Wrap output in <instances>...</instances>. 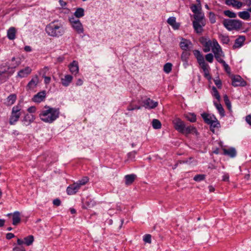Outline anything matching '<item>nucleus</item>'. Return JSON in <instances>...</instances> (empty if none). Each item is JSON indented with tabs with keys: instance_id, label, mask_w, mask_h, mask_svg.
Returning <instances> with one entry per match:
<instances>
[{
	"instance_id": "f257e3e1",
	"label": "nucleus",
	"mask_w": 251,
	"mask_h": 251,
	"mask_svg": "<svg viewBox=\"0 0 251 251\" xmlns=\"http://www.w3.org/2000/svg\"><path fill=\"white\" fill-rule=\"evenodd\" d=\"M46 31L48 35L53 37H59L65 32V28L63 23L55 20L48 24L46 27Z\"/></svg>"
},
{
	"instance_id": "2eb2a0df",
	"label": "nucleus",
	"mask_w": 251,
	"mask_h": 251,
	"mask_svg": "<svg viewBox=\"0 0 251 251\" xmlns=\"http://www.w3.org/2000/svg\"><path fill=\"white\" fill-rule=\"evenodd\" d=\"M201 116L203 119L204 122L209 125L212 120H216V117L213 115H210L206 113H203L201 114Z\"/></svg>"
},
{
	"instance_id": "49530a36",
	"label": "nucleus",
	"mask_w": 251,
	"mask_h": 251,
	"mask_svg": "<svg viewBox=\"0 0 251 251\" xmlns=\"http://www.w3.org/2000/svg\"><path fill=\"white\" fill-rule=\"evenodd\" d=\"M212 91H213V94H212L213 96L217 100H219L220 99V94H219L218 91H217L216 88L215 86H213L212 88Z\"/></svg>"
},
{
	"instance_id": "864d4df0",
	"label": "nucleus",
	"mask_w": 251,
	"mask_h": 251,
	"mask_svg": "<svg viewBox=\"0 0 251 251\" xmlns=\"http://www.w3.org/2000/svg\"><path fill=\"white\" fill-rule=\"evenodd\" d=\"M214 82L219 89H221L222 83L219 77H218L217 79H214Z\"/></svg>"
},
{
	"instance_id": "052dcab7",
	"label": "nucleus",
	"mask_w": 251,
	"mask_h": 251,
	"mask_svg": "<svg viewBox=\"0 0 251 251\" xmlns=\"http://www.w3.org/2000/svg\"><path fill=\"white\" fill-rule=\"evenodd\" d=\"M53 204L55 206H59L61 204V201L58 199H54L53 201Z\"/></svg>"
},
{
	"instance_id": "a18cd8bd",
	"label": "nucleus",
	"mask_w": 251,
	"mask_h": 251,
	"mask_svg": "<svg viewBox=\"0 0 251 251\" xmlns=\"http://www.w3.org/2000/svg\"><path fill=\"white\" fill-rule=\"evenodd\" d=\"M214 104H215V106L216 107L217 109L218 110L220 114L222 116H224L225 111H224V109L223 108L222 105L220 103H217L216 102H215Z\"/></svg>"
},
{
	"instance_id": "412c9836",
	"label": "nucleus",
	"mask_w": 251,
	"mask_h": 251,
	"mask_svg": "<svg viewBox=\"0 0 251 251\" xmlns=\"http://www.w3.org/2000/svg\"><path fill=\"white\" fill-rule=\"evenodd\" d=\"M167 23L172 26L174 29H177L180 26V24L176 22V18L171 17L167 20Z\"/></svg>"
},
{
	"instance_id": "a211bd4d",
	"label": "nucleus",
	"mask_w": 251,
	"mask_h": 251,
	"mask_svg": "<svg viewBox=\"0 0 251 251\" xmlns=\"http://www.w3.org/2000/svg\"><path fill=\"white\" fill-rule=\"evenodd\" d=\"M34 120L35 117L33 115L27 114L25 116L22 122L25 125L28 126L32 123Z\"/></svg>"
},
{
	"instance_id": "37998d69",
	"label": "nucleus",
	"mask_w": 251,
	"mask_h": 251,
	"mask_svg": "<svg viewBox=\"0 0 251 251\" xmlns=\"http://www.w3.org/2000/svg\"><path fill=\"white\" fill-rule=\"evenodd\" d=\"M224 14L225 16L228 17L229 18H236V14L232 11L229 10L224 11Z\"/></svg>"
},
{
	"instance_id": "4d7b16f0",
	"label": "nucleus",
	"mask_w": 251,
	"mask_h": 251,
	"mask_svg": "<svg viewBox=\"0 0 251 251\" xmlns=\"http://www.w3.org/2000/svg\"><path fill=\"white\" fill-rule=\"evenodd\" d=\"M144 241L146 243H151V235L150 234H146L144 238Z\"/></svg>"
},
{
	"instance_id": "e433bc0d",
	"label": "nucleus",
	"mask_w": 251,
	"mask_h": 251,
	"mask_svg": "<svg viewBox=\"0 0 251 251\" xmlns=\"http://www.w3.org/2000/svg\"><path fill=\"white\" fill-rule=\"evenodd\" d=\"M194 14V18L195 20L194 21L200 22L204 18V14L201 11Z\"/></svg>"
},
{
	"instance_id": "338daca9",
	"label": "nucleus",
	"mask_w": 251,
	"mask_h": 251,
	"mask_svg": "<svg viewBox=\"0 0 251 251\" xmlns=\"http://www.w3.org/2000/svg\"><path fill=\"white\" fill-rule=\"evenodd\" d=\"M223 181H229V176L228 174H225L223 176Z\"/></svg>"
},
{
	"instance_id": "8fccbe9b",
	"label": "nucleus",
	"mask_w": 251,
	"mask_h": 251,
	"mask_svg": "<svg viewBox=\"0 0 251 251\" xmlns=\"http://www.w3.org/2000/svg\"><path fill=\"white\" fill-rule=\"evenodd\" d=\"M140 106L134 105L133 104L131 103L128 106L127 109L129 111H131L135 109H140Z\"/></svg>"
},
{
	"instance_id": "5701e85b",
	"label": "nucleus",
	"mask_w": 251,
	"mask_h": 251,
	"mask_svg": "<svg viewBox=\"0 0 251 251\" xmlns=\"http://www.w3.org/2000/svg\"><path fill=\"white\" fill-rule=\"evenodd\" d=\"M21 221L20 213L18 211L15 212L12 215V224L17 225Z\"/></svg>"
},
{
	"instance_id": "b1692460",
	"label": "nucleus",
	"mask_w": 251,
	"mask_h": 251,
	"mask_svg": "<svg viewBox=\"0 0 251 251\" xmlns=\"http://www.w3.org/2000/svg\"><path fill=\"white\" fill-rule=\"evenodd\" d=\"M31 72V69L27 67L24 69L21 70L18 74V75L20 77H24L29 75Z\"/></svg>"
},
{
	"instance_id": "a19ab883",
	"label": "nucleus",
	"mask_w": 251,
	"mask_h": 251,
	"mask_svg": "<svg viewBox=\"0 0 251 251\" xmlns=\"http://www.w3.org/2000/svg\"><path fill=\"white\" fill-rule=\"evenodd\" d=\"M172 66L173 65H172V63H166L164 66V68H163L164 71L165 73L169 74L172 71Z\"/></svg>"
},
{
	"instance_id": "774afa93",
	"label": "nucleus",
	"mask_w": 251,
	"mask_h": 251,
	"mask_svg": "<svg viewBox=\"0 0 251 251\" xmlns=\"http://www.w3.org/2000/svg\"><path fill=\"white\" fill-rule=\"evenodd\" d=\"M60 5L63 7L67 5V3L63 0H59V1Z\"/></svg>"
},
{
	"instance_id": "4c0bfd02",
	"label": "nucleus",
	"mask_w": 251,
	"mask_h": 251,
	"mask_svg": "<svg viewBox=\"0 0 251 251\" xmlns=\"http://www.w3.org/2000/svg\"><path fill=\"white\" fill-rule=\"evenodd\" d=\"M84 11L82 8H77L75 12V16L77 18H80L84 16Z\"/></svg>"
},
{
	"instance_id": "09e8293b",
	"label": "nucleus",
	"mask_w": 251,
	"mask_h": 251,
	"mask_svg": "<svg viewBox=\"0 0 251 251\" xmlns=\"http://www.w3.org/2000/svg\"><path fill=\"white\" fill-rule=\"evenodd\" d=\"M208 67H209V66L208 65V66H206L204 67L201 68V69H202V70L204 72V76L207 77L208 79H209L211 78V77L209 75Z\"/></svg>"
},
{
	"instance_id": "9b49d317",
	"label": "nucleus",
	"mask_w": 251,
	"mask_h": 251,
	"mask_svg": "<svg viewBox=\"0 0 251 251\" xmlns=\"http://www.w3.org/2000/svg\"><path fill=\"white\" fill-rule=\"evenodd\" d=\"M80 187L77 183H74L70 185L67 188V193L69 195H73L76 194L78 192Z\"/></svg>"
},
{
	"instance_id": "bf43d9fd",
	"label": "nucleus",
	"mask_w": 251,
	"mask_h": 251,
	"mask_svg": "<svg viewBox=\"0 0 251 251\" xmlns=\"http://www.w3.org/2000/svg\"><path fill=\"white\" fill-rule=\"evenodd\" d=\"M12 251H25V250L23 247H15Z\"/></svg>"
},
{
	"instance_id": "f03ea898",
	"label": "nucleus",
	"mask_w": 251,
	"mask_h": 251,
	"mask_svg": "<svg viewBox=\"0 0 251 251\" xmlns=\"http://www.w3.org/2000/svg\"><path fill=\"white\" fill-rule=\"evenodd\" d=\"M45 107L47 109L42 110L39 114L42 121L46 123H51L58 118L60 113L59 109L47 106Z\"/></svg>"
},
{
	"instance_id": "ea45409f",
	"label": "nucleus",
	"mask_w": 251,
	"mask_h": 251,
	"mask_svg": "<svg viewBox=\"0 0 251 251\" xmlns=\"http://www.w3.org/2000/svg\"><path fill=\"white\" fill-rule=\"evenodd\" d=\"M89 181V178L87 176H83L81 179L78 180L76 183L78 184L79 187L80 188L82 186L86 184Z\"/></svg>"
},
{
	"instance_id": "9d476101",
	"label": "nucleus",
	"mask_w": 251,
	"mask_h": 251,
	"mask_svg": "<svg viewBox=\"0 0 251 251\" xmlns=\"http://www.w3.org/2000/svg\"><path fill=\"white\" fill-rule=\"evenodd\" d=\"M179 46L182 50L184 51H188L190 50L192 47V44L190 40L182 38L181 41L179 43Z\"/></svg>"
},
{
	"instance_id": "a878e982",
	"label": "nucleus",
	"mask_w": 251,
	"mask_h": 251,
	"mask_svg": "<svg viewBox=\"0 0 251 251\" xmlns=\"http://www.w3.org/2000/svg\"><path fill=\"white\" fill-rule=\"evenodd\" d=\"M70 70L73 74H76L78 72V63L76 61H74L70 65Z\"/></svg>"
},
{
	"instance_id": "7c9ffc66",
	"label": "nucleus",
	"mask_w": 251,
	"mask_h": 251,
	"mask_svg": "<svg viewBox=\"0 0 251 251\" xmlns=\"http://www.w3.org/2000/svg\"><path fill=\"white\" fill-rule=\"evenodd\" d=\"M38 83V78L37 77H36L35 78H32L28 83L27 85V87L29 89H33L37 85Z\"/></svg>"
},
{
	"instance_id": "3c124183",
	"label": "nucleus",
	"mask_w": 251,
	"mask_h": 251,
	"mask_svg": "<svg viewBox=\"0 0 251 251\" xmlns=\"http://www.w3.org/2000/svg\"><path fill=\"white\" fill-rule=\"evenodd\" d=\"M209 18L211 23L214 24L216 22V17L215 14L213 12H209Z\"/></svg>"
},
{
	"instance_id": "6ab92c4d",
	"label": "nucleus",
	"mask_w": 251,
	"mask_h": 251,
	"mask_svg": "<svg viewBox=\"0 0 251 251\" xmlns=\"http://www.w3.org/2000/svg\"><path fill=\"white\" fill-rule=\"evenodd\" d=\"M223 151L224 155H228L231 158L234 157L236 155V151L234 148H230L228 149H223Z\"/></svg>"
},
{
	"instance_id": "4468645a",
	"label": "nucleus",
	"mask_w": 251,
	"mask_h": 251,
	"mask_svg": "<svg viewBox=\"0 0 251 251\" xmlns=\"http://www.w3.org/2000/svg\"><path fill=\"white\" fill-rule=\"evenodd\" d=\"M245 40V36H239L235 41L234 44L232 47L233 49L241 48L243 45Z\"/></svg>"
},
{
	"instance_id": "c9c22d12",
	"label": "nucleus",
	"mask_w": 251,
	"mask_h": 251,
	"mask_svg": "<svg viewBox=\"0 0 251 251\" xmlns=\"http://www.w3.org/2000/svg\"><path fill=\"white\" fill-rule=\"evenodd\" d=\"M219 38L223 44H227L230 41L229 38L227 35L220 34L219 35Z\"/></svg>"
},
{
	"instance_id": "c03bdc74",
	"label": "nucleus",
	"mask_w": 251,
	"mask_h": 251,
	"mask_svg": "<svg viewBox=\"0 0 251 251\" xmlns=\"http://www.w3.org/2000/svg\"><path fill=\"white\" fill-rule=\"evenodd\" d=\"M205 175L203 174L197 175L194 177V180L196 181H201L205 178Z\"/></svg>"
},
{
	"instance_id": "5fc2aeb1",
	"label": "nucleus",
	"mask_w": 251,
	"mask_h": 251,
	"mask_svg": "<svg viewBox=\"0 0 251 251\" xmlns=\"http://www.w3.org/2000/svg\"><path fill=\"white\" fill-rule=\"evenodd\" d=\"M205 59L206 61L210 63H212L213 61V55L212 53H210L208 54H207L205 55Z\"/></svg>"
},
{
	"instance_id": "0eeeda50",
	"label": "nucleus",
	"mask_w": 251,
	"mask_h": 251,
	"mask_svg": "<svg viewBox=\"0 0 251 251\" xmlns=\"http://www.w3.org/2000/svg\"><path fill=\"white\" fill-rule=\"evenodd\" d=\"M174 128L180 133L183 132L185 124L180 118H176L173 121Z\"/></svg>"
},
{
	"instance_id": "f8f14e48",
	"label": "nucleus",
	"mask_w": 251,
	"mask_h": 251,
	"mask_svg": "<svg viewBox=\"0 0 251 251\" xmlns=\"http://www.w3.org/2000/svg\"><path fill=\"white\" fill-rule=\"evenodd\" d=\"M144 106L146 108L153 109L157 106L158 102L154 101L150 98H147L143 101Z\"/></svg>"
},
{
	"instance_id": "473e14b6",
	"label": "nucleus",
	"mask_w": 251,
	"mask_h": 251,
	"mask_svg": "<svg viewBox=\"0 0 251 251\" xmlns=\"http://www.w3.org/2000/svg\"><path fill=\"white\" fill-rule=\"evenodd\" d=\"M186 119L190 122L194 123L196 121V115L194 113H189L185 115Z\"/></svg>"
},
{
	"instance_id": "79ce46f5",
	"label": "nucleus",
	"mask_w": 251,
	"mask_h": 251,
	"mask_svg": "<svg viewBox=\"0 0 251 251\" xmlns=\"http://www.w3.org/2000/svg\"><path fill=\"white\" fill-rule=\"evenodd\" d=\"M223 98L225 104L226 105L227 108L229 110H230L231 108V105L228 96L226 95H225L224 96Z\"/></svg>"
},
{
	"instance_id": "58836bf2",
	"label": "nucleus",
	"mask_w": 251,
	"mask_h": 251,
	"mask_svg": "<svg viewBox=\"0 0 251 251\" xmlns=\"http://www.w3.org/2000/svg\"><path fill=\"white\" fill-rule=\"evenodd\" d=\"M152 126L154 129H160L161 127V122L157 119H153L152 121Z\"/></svg>"
},
{
	"instance_id": "2f4dec72",
	"label": "nucleus",
	"mask_w": 251,
	"mask_h": 251,
	"mask_svg": "<svg viewBox=\"0 0 251 251\" xmlns=\"http://www.w3.org/2000/svg\"><path fill=\"white\" fill-rule=\"evenodd\" d=\"M210 125V129L214 133V128L218 127L220 126V123L218 120L216 118V120H212L211 123L209 124Z\"/></svg>"
},
{
	"instance_id": "c756f323",
	"label": "nucleus",
	"mask_w": 251,
	"mask_h": 251,
	"mask_svg": "<svg viewBox=\"0 0 251 251\" xmlns=\"http://www.w3.org/2000/svg\"><path fill=\"white\" fill-rule=\"evenodd\" d=\"M16 98L17 96L15 94H11L7 98L6 104L7 105L13 104L15 102Z\"/></svg>"
},
{
	"instance_id": "393cba45",
	"label": "nucleus",
	"mask_w": 251,
	"mask_h": 251,
	"mask_svg": "<svg viewBox=\"0 0 251 251\" xmlns=\"http://www.w3.org/2000/svg\"><path fill=\"white\" fill-rule=\"evenodd\" d=\"M73 80L72 75H65L64 78H61V83L64 86H68Z\"/></svg>"
},
{
	"instance_id": "de8ad7c7",
	"label": "nucleus",
	"mask_w": 251,
	"mask_h": 251,
	"mask_svg": "<svg viewBox=\"0 0 251 251\" xmlns=\"http://www.w3.org/2000/svg\"><path fill=\"white\" fill-rule=\"evenodd\" d=\"M219 63L222 64V65H223V66L224 67L225 71L227 73L230 74V68L229 66L226 63V62L224 60H221Z\"/></svg>"
},
{
	"instance_id": "680f3d73",
	"label": "nucleus",
	"mask_w": 251,
	"mask_h": 251,
	"mask_svg": "<svg viewBox=\"0 0 251 251\" xmlns=\"http://www.w3.org/2000/svg\"><path fill=\"white\" fill-rule=\"evenodd\" d=\"M43 77L44 78V81L46 84H49L50 82L51 79L50 76H47L44 75Z\"/></svg>"
},
{
	"instance_id": "603ef678",
	"label": "nucleus",
	"mask_w": 251,
	"mask_h": 251,
	"mask_svg": "<svg viewBox=\"0 0 251 251\" xmlns=\"http://www.w3.org/2000/svg\"><path fill=\"white\" fill-rule=\"evenodd\" d=\"M190 8L194 13H196L197 12L200 11L201 10L198 4H193Z\"/></svg>"
},
{
	"instance_id": "1a4fd4ad",
	"label": "nucleus",
	"mask_w": 251,
	"mask_h": 251,
	"mask_svg": "<svg viewBox=\"0 0 251 251\" xmlns=\"http://www.w3.org/2000/svg\"><path fill=\"white\" fill-rule=\"evenodd\" d=\"M246 82L239 75L234 76L232 78V85L234 87L245 86Z\"/></svg>"
},
{
	"instance_id": "aec40b11",
	"label": "nucleus",
	"mask_w": 251,
	"mask_h": 251,
	"mask_svg": "<svg viewBox=\"0 0 251 251\" xmlns=\"http://www.w3.org/2000/svg\"><path fill=\"white\" fill-rule=\"evenodd\" d=\"M225 3L227 5H232L238 9L240 8L243 5V3L242 2L236 0H226Z\"/></svg>"
},
{
	"instance_id": "f704fd0d",
	"label": "nucleus",
	"mask_w": 251,
	"mask_h": 251,
	"mask_svg": "<svg viewBox=\"0 0 251 251\" xmlns=\"http://www.w3.org/2000/svg\"><path fill=\"white\" fill-rule=\"evenodd\" d=\"M238 16L240 18L243 20H248L250 17V13L247 11L239 12Z\"/></svg>"
},
{
	"instance_id": "0e129e2a",
	"label": "nucleus",
	"mask_w": 251,
	"mask_h": 251,
	"mask_svg": "<svg viewBox=\"0 0 251 251\" xmlns=\"http://www.w3.org/2000/svg\"><path fill=\"white\" fill-rule=\"evenodd\" d=\"M14 234L12 233H8L6 234V237L7 239H11L14 237Z\"/></svg>"
},
{
	"instance_id": "7ed1b4c3",
	"label": "nucleus",
	"mask_w": 251,
	"mask_h": 251,
	"mask_svg": "<svg viewBox=\"0 0 251 251\" xmlns=\"http://www.w3.org/2000/svg\"><path fill=\"white\" fill-rule=\"evenodd\" d=\"M223 24L228 30H238L242 27V22L240 20L225 19Z\"/></svg>"
},
{
	"instance_id": "f3484780",
	"label": "nucleus",
	"mask_w": 251,
	"mask_h": 251,
	"mask_svg": "<svg viewBox=\"0 0 251 251\" xmlns=\"http://www.w3.org/2000/svg\"><path fill=\"white\" fill-rule=\"evenodd\" d=\"M190 133H196L197 134V130L195 127L189 126H185V127L184 128L183 132H182L181 134H184L185 135H187L189 134Z\"/></svg>"
},
{
	"instance_id": "39448f33",
	"label": "nucleus",
	"mask_w": 251,
	"mask_h": 251,
	"mask_svg": "<svg viewBox=\"0 0 251 251\" xmlns=\"http://www.w3.org/2000/svg\"><path fill=\"white\" fill-rule=\"evenodd\" d=\"M10 67L6 65L0 66V84L5 82L10 75L8 72Z\"/></svg>"
},
{
	"instance_id": "dca6fc26",
	"label": "nucleus",
	"mask_w": 251,
	"mask_h": 251,
	"mask_svg": "<svg viewBox=\"0 0 251 251\" xmlns=\"http://www.w3.org/2000/svg\"><path fill=\"white\" fill-rule=\"evenodd\" d=\"M45 97L46 92L45 91H43L38 93L36 95H35L33 98V100L36 102H40L43 100L45 98Z\"/></svg>"
},
{
	"instance_id": "69168bd1",
	"label": "nucleus",
	"mask_w": 251,
	"mask_h": 251,
	"mask_svg": "<svg viewBox=\"0 0 251 251\" xmlns=\"http://www.w3.org/2000/svg\"><path fill=\"white\" fill-rule=\"evenodd\" d=\"M35 110H36V108L34 106H31V107H29L27 109V111L29 113H34L35 112Z\"/></svg>"
},
{
	"instance_id": "ddd939ff",
	"label": "nucleus",
	"mask_w": 251,
	"mask_h": 251,
	"mask_svg": "<svg viewBox=\"0 0 251 251\" xmlns=\"http://www.w3.org/2000/svg\"><path fill=\"white\" fill-rule=\"evenodd\" d=\"M212 51L214 54V56L218 62H220L221 60H223L221 57L224 56V54L221 48H212Z\"/></svg>"
},
{
	"instance_id": "72a5a7b5",
	"label": "nucleus",
	"mask_w": 251,
	"mask_h": 251,
	"mask_svg": "<svg viewBox=\"0 0 251 251\" xmlns=\"http://www.w3.org/2000/svg\"><path fill=\"white\" fill-rule=\"evenodd\" d=\"M34 241V237L32 235H29L24 239V244L26 246L31 245Z\"/></svg>"
},
{
	"instance_id": "423d86ee",
	"label": "nucleus",
	"mask_w": 251,
	"mask_h": 251,
	"mask_svg": "<svg viewBox=\"0 0 251 251\" xmlns=\"http://www.w3.org/2000/svg\"><path fill=\"white\" fill-rule=\"evenodd\" d=\"M70 22L73 26V28L79 34L83 32V28L82 24L80 23L78 19H75L72 18L70 19Z\"/></svg>"
},
{
	"instance_id": "20e7f679",
	"label": "nucleus",
	"mask_w": 251,
	"mask_h": 251,
	"mask_svg": "<svg viewBox=\"0 0 251 251\" xmlns=\"http://www.w3.org/2000/svg\"><path fill=\"white\" fill-rule=\"evenodd\" d=\"M21 108L19 105H16L12 108L11 114L9 118V124L11 125H14L18 120L21 116Z\"/></svg>"
},
{
	"instance_id": "cd10ccee",
	"label": "nucleus",
	"mask_w": 251,
	"mask_h": 251,
	"mask_svg": "<svg viewBox=\"0 0 251 251\" xmlns=\"http://www.w3.org/2000/svg\"><path fill=\"white\" fill-rule=\"evenodd\" d=\"M190 55V53L187 51H184L181 55V59L184 64L186 65H188V59Z\"/></svg>"
},
{
	"instance_id": "4be33fe9",
	"label": "nucleus",
	"mask_w": 251,
	"mask_h": 251,
	"mask_svg": "<svg viewBox=\"0 0 251 251\" xmlns=\"http://www.w3.org/2000/svg\"><path fill=\"white\" fill-rule=\"evenodd\" d=\"M136 176L134 174L127 175L125 176V184L126 185H131L135 179Z\"/></svg>"
},
{
	"instance_id": "bb28decb",
	"label": "nucleus",
	"mask_w": 251,
	"mask_h": 251,
	"mask_svg": "<svg viewBox=\"0 0 251 251\" xmlns=\"http://www.w3.org/2000/svg\"><path fill=\"white\" fill-rule=\"evenodd\" d=\"M16 30L14 27H10L7 31V37L10 40H14L16 37Z\"/></svg>"
},
{
	"instance_id": "6e6d98bb",
	"label": "nucleus",
	"mask_w": 251,
	"mask_h": 251,
	"mask_svg": "<svg viewBox=\"0 0 251 251\" xmlns=\"http://www.w3.org/2000/svg\"><path fill=\"white\" fill-rule=\"evenodd\" d=\"M137 154V151H133L130 152L128 153V158L131 160L134 159L135 156V155Z\"/></svg>"
},
{
	"instance_id": "13d9d810",
	"label": "nucleus",
	"mask_w": 251,
	"mask_h": 251,
	"mask_svg": "<svg viewBox=\"0 0 251 251\" xmlns=\"http://www.w3.org/2000/svg\"><path fill=\"white\" fill-rule=\"evenodd\" d=\"M213 42V47L212 48H221L217 41L216 39H213L212 41Z\"/></svg>"
},
{
	"instance_id": "e2e57ef3",
	"label": "nucleus",
	"mask_w": 251,
	"mask_h": 251,
	"mask_svg": "<svg viewBox=\"0 0 251 251\" xmlns=\"http://www.w3.org/2000/svg\"><path fill=\"white\" fill-rule=\"evenodd\" d=\"M246 121L248 124H249L250 125H251V115H249L246 117Z\"/></svg>"
},
{
	"instance_id": "6e6552de",
	"label": "nucleus",
	"mask_w": 251,
	"mask_h": 251,
	"mask_svg": "<svg viewBox=\"0 0 251 251\" xmlns=\"http://www.w3.org/2000/svg\"><path fill=\"white\" fill-rule=\"evenodd\" d=\"M193 53L195 56L197 58L198 63L201 66V68L208 65L207 64L205 63L203 55L201 54V53L199 50H194L193 51Z\"/></svg>"
},
{
	"instance_id": "c85d7f7f",
	"label": "nucleus",
	"mask_w": 251,
	"mask_h": 251,
	"mask_svg": "<svg viewBox=\"0 0 251 251\" xmlns=\"http://www.w3.org/2000/svg\"><path fill=\"white\" fill-rule=\"evenodd\" d=\"M200 22L198 21H193V25L195 31L197 33H201L202 31V28L201 25L200 24Z\"/></svg>"
}]
</instances>
